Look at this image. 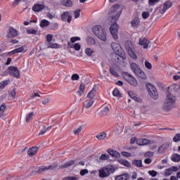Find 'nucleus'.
Returning <instances> with one entry per match:
<instances>
[{"mask_svg": "<svg viewBox=\"0 0 180 180\" xmlns=\"http://www.w3.org/2000/svg\"><path fill=\"white\" fill-rule=\"evenodd\" d=\"M176 101V97L169 94L166 96L165 101L162 105V109L165 112H169L174 109V106L175 105V101Z\"/></svg>", "mask_w": 180, "mask_h": 180, "instance_id": "obj_1", "label": "nucleus"}, {"mask_svg": "<svg viewBox=\"0 0 180 180\" xmlns=\"http://www.w3.org/2000/svg\"><path fill=\"white\" fill-rule=\"evenodd\" d=\"M92 32L102 41H106L107 37L106 32L103 30V28L101 25H96L92 28Z\"/></svg>", "mask_w": 180, "mask_h": 180, "instance_id": "obj_2", "label": "nucleus"}, {"mask_svg": "<svg viewBox=\"0 0 180 180\" xmlns=\"http://www.w3.org/2000/svg\"><path fill=\"white\" fill-rule=\"evenodd\" d=\"M125 49L131 58L137 60V55H136V51L134 50V45L131 41H127L125 42Z\"/></svg>", "mask_w": 180, "mask_h": 180, "instance_id": "obj_3", "label": "nucleus"}, {"mask_svg": "<svg viewBox=\"0 0 180 180\" xmlns=\"http://www.w3.org/2000/svg\"><path fill=\"white\" fill-rule=\"evenodd\" d=\"M119 8H120V6L119 5H114L110 8V15H112V17L110 18V20L116 22V20L120 18V15H122V10L118 11Z\"/></svg>", "mask_w": 180, "mask_h": 180, "instance_id": "obj_4", "label": "nucleus"}, {"mask_svg": "<svg viewBox=\"0 0 180 180\" xmlns=\"http://www.w3.org/2000/svg\"><path fill=\"white\" fill-rule=\"evenodd\" d=\"M111 23L112 25L110 27V32L114 40H117L119 39V36L117 35V33H119V25L114 20H111Z\"/></svg>", "mask_w": 180, "mask_h": 180, "instance_id": "obj_5", "label": "nucleus"}, {"mask_svg": "<svg viewBox=\"0 0 180 180\" xmlns=\"http://www.w3.org/2000/svg\"><path fill=\"white\" fill-rule=\"evenodd\" d=\"M57 168L56 165H49V166H39L35 168L36 174H43V172H47V171H53Z\"/></svg>", "mask_w": 180, "mask_h": 180, "instance_id": "obj_6", "label": "nucleus"}, {"mask_svg": "<svg viewBox=\"0 0 180 180\" xmlns=\"http://www.w3.org/2000/svg\"><path fill=\"white\" fill-rule=\"evenodd\" d=\"M122 77L130 85H132V86L137 85V79H136L133 75H130V73L124 72H122Z\"/></svg>", "mask_w": 180, "mask_h": 180, "instance_id": "obj_7", "label": "nucleus"}, {"mask_svg": "<svg viewBox=\"0 0 180 180\" xmlns=\"http://www.w3.org/2000/svg\"><path fill=\"white\" fill-rule=\"evenodd\" d=\"M146 88L151 98H153V99H157V98H158V93L157 92V89H155V86H154V85L150 83H148L146 84Z\"/></svg>", "mask_w": 180, "mask_h": 180, "instance_id": "obj_8", "label": "nucleus"}, {"mask_svg": "<svg viewBox=\"0 0 180 180\" xmlns=\"http://www.w3.org/2000/svg\"><path fill=\"white\" fill-rule=\"evenodd\" d=\"M122 53L114 52L110 54V58L112 61L114 63H117V64H121L122 61H124L126 60L125 57H123L120 56Z\"/></svg>", "mask_w": 180, "mask_h": 180, "instance_id": "obj_9", "label": "nucleus"}, {"mask_svg": "<svg viewBox=\"0 0 180 180\" xmlns=\"http://www.w3.org/2000/svg\"><path fill=\"white\" fill-rule=\"evenodd\" d=\"M53 34H49L46 35V41L49 43L48 49H60V44L52 43L53 41Z\"/></svg>", "mask_w": 180, "mask_h": 180, "instance_id": "obj_10", "label": "nucleus"}, {"mask_svg": "<svg viewBox=\"0 0 180 180\" xmlns=\"http://www.w3.org/2000/svg\"><path fill=\"white\" fill-rule=\"evenodd\" d=\"M8 71L11 77H14V78H20V72L19 71V69H18V68L10 66L8 68Z\"/></svg>", "mask_w": 180, "mask_h": 180, "instance_id": "obj_11", "label": "nucleus"}, {"mask_svg": "<svg viewBox=\"0 0 180 180\" xmlns=\"http://www.w3.org/2000/svg\"><path fill=\"white\" fill-rule=\"evenodd\" d=\"M61 19L63 22H68V23H71V20H72V16L70 15L69 11H65L61 14Z\"/></svg>", "mask_w": 180, "mask_h": 180, "instance_id": "obj_12", "label": "nucleus"}, {"mask_svg": "<svg viewBox=\"0 0 180 180\" xmlns=\"http://www.w3.org/2000/svg\"><path fill=\"white\" fill-rule=\"evenodd\" d=\"M111 47L115 53H123V49H122V46H120V44L112 42L111 44Z\"/></svg>", "mask_w": 180, "mask_h": 180, "instance_id": "obj_13", "label": "nucleus"}, {"mask_svg": "<svg viewBox=\"0 0 180 180\" xmlns=\"http://www.w3.org/2000/svg\"><path fill=\"white\" fill-rule=\"evenodd\" d=\"M17 36H19L18 30H15L12 27H10L8 30V37L11 39L12 37H17Z\"/></svg>", "mask_w": 180, "mask_h": 180, "instance_id": "obj_14", "label": "nucleus"}, {"mask_svg": "<svg viewBox=\"0 0 180 180\" xmlns=\"http://www.w3.org/2000/svg\"><path fill=\"white\" fill-rule=\"evenodd\" d=\"M169 147V143H163L161 146L159 147L158 150V154H164L167 150H168V148Z\"/></svg>", "mask_w": 180, "mask_h": 180, "instance_id": "obj_15", "label": "nucleus"}, {"mask_svg": "<svg viewBox=\"0 0 180 180\" xmlns=\"http://www.w3.org/2000/svg\"><path fill=\"white\" fill-rule=\"evenodd\" d=\"M177 171H178V167L173 166L165 170V176H169L170 175H172L173 172H176Z\"/></svg>", "mask_w": 180, "mask_h": 180, "instance_id": "obj_16", "label": "nucleus"}, {"mask_svg": "<svg viewBox=\"0 0 180 180\" xmlns=\"http://www.w3.org/2000/svg\"><path fill=\"white\" fill-rule=\"evenodd\" d=\"M107 153L113 157V158H120V153L112 148H109L107 150Z\"/></svg>", "mask_w": 180, "mask_h": 180, "instance_id": "obj_17", "label": "nucleus"}, {"mask_svg": "<svg viewBox=\"0 0 180 180\" xmlns=\"http://www.w3.org/2000/svg\"><path fill=\"white\" fill-rule=\"evenodd\" d=\"M151 141L147 139H139L136 140V144L138 146H147V144H150Z\"/></svg>", "mask_w": 180, "mask_h": 180, "instance_id": "obj_18", "label": "nucleus"}, {"mask_svg": "<svg viewBox=\"0 0 180 180\" xmlns=\"http://www.w3.org/2000/svg\"><path fill=\"white\" fill-rule=\"evenodd\" d=\"M150 44V41L146 38L139 39V45L143 46V49H148Z\"/></svg>", "mask_w": 180, "mask_h": 180, "instance_id": "obj_19", "label": "nucleus"}, {"mask_svg": "<svg viewBox=\"0 0 180 180\" xmlns=\"http://www.w3.org/2000/svg\"><path fill=\"white\" fill-rule=\"evenodd\" d=\"M100 178H106L109 176V173H108V170L104 167L98 170Z\"/></svg>", "mask_w": 180, "mask_h": 180, "instance_id": "obj_20", "label": "nucleus"}, {"mask_svg": "<svg viewBox=\"0 0 180 180\" xmlns=\"http://www.w3.org/2000/svg\"><path fill=\"white\" fill-rule=\"evenodd\" d=\"M37 151H39V147L33 146L28 150L27 154L30 155V157H34V155H36Z\"/></svg>", "mask_w": 180, "mask_h": 180, "instance_id": "obj_21", "label": "nucleus"}, {"mask_svg": "<svg viewBox=\"0 0 180 180\" xmlns=\"http://www.w3.org/2000/svg\"><path fill=\"white\" fill-rule=\"evenodd\" d=\"M172 6V2L171 1H166L163 4V8L160 10V13H165L167 12V9H169V8Z\"/></svg>", "mask_w": 180, "mask_h": 180, "instance_id": "obj_22", "label": "nucleus"}, {"mask_svg": "<svg viewBox=\"0 0 180 180\" xmlns=\"http://www.w3.org/2000/svg\"><path fill=\"white\" fill-rule=\"evenodd\" d=\"M105 168L107 170L108 175H110V174L115 173V171H116V168L113 165H106Z\"/></svg>", "mask_w": 180, "mask_h": 180, "instance_id": "obj_23", "label": "nucleus"}, {"mask_svg": "<svg viewBox=\"0 0 180 180\" xmlns=\"http://www.w3.org/2000/svg\"><path fill=\"white\" fill-rule=\"evenodd\" d=\"M60 4L63 6H66V8H71L74 5V3L71 0H60Z\"/></svg>", "mask_w": 180, "mask_h": 180, "instance_id": "obj_24", "label": "nucleus"}, {"mask_svg": "<svg viewBox=\"0 0 180 180\" xmlns=\"http://www.w3.org/2000/svg\"><path fill=\"white\" fill-rule=\"evenodd\" d=\"M44 8V4H35L32 7V11H34V12H40V11H43Z\"/></svg>", "mask_w": 180, "mask_h": 180, "instance_id": "obj_25", "label": "nucleus"}, {"mask_svg": "<svg viewBox=\"0 0 180 180\" xmlns=\"http://www.w3.org/2000/svg\"><path fill=\"white\" fill-rule=\"evenodd\" d=\"M96 95V88L93 87V89L88 93L87 96L89 99H94Z\"/></svg>", "mask_w": 180, "mask_h": 180, "instance_id": "obj_26", "label": "nucleus"}, {"mask_svg": "<svg viewBox=\"0 0 180 180\" xmlns=\"http://www.w3.org/2000/svg\"><path fill=\"white\" fill-rule=\"evenodd\" d=\"M136 75H137L139 78H141V79H147V75H146V73H144V72H143L141 70V69H140L139 70H138L136 73Z\"/></svg>", "mask_w": 180, "mask_h": 180, "instance_id": "obj_27", "label": "nucleus"}, {"mask_svg": "<svg viewBox=\"0 0 180 180\" xmlns=\"http://www.w3.org/2000/svg\"><path fill=\"white\" fill-rule=\"evenodd\" d=\"M128 95L131 98V99H134L135 102H140V98L137 97V94L133 91H129Z\"/></svg>", "mask_w": 180, "mask_h": 180, "instance_id": "obj_28", "label": "nucleus"}, {"mask_svg": "<svg viewBox=\"0 0 180 180\" xmlns=\"http://www.w3.org/2000/svg\"><path fill=\"white\" fill-rule=\"evenodd\" d=\"M132 165H134L138 168H143V162L141 160H134L132 161Z\"/></svg>", "mask_w": 180, "mask_h": 180, "instance_id": "obj_29", "label": "nucleus"}, {"mask_svg": "<svg viewBox=\"0 0 180 180\" xmlns=\"http://www.w3.org/2000/svg\"><path fill=\"white\" fill-rule=\"evenodd\" d=\"M131 70H132L133 72L136 74L139 70H140V68L136 63H132L130 64Z\"/></svg>", "mask_w": 180, "mask_h": 180, "instance_id": "obj_30", "label": "nucleus"}, {"mask_svg": "<svg viewBox=\"0 0 180 180\" xmlns=\"http://www.w3.org/2000/svg\"><path fill=\"white\" fill-rule=\"evenodd\" d=\"M86 43L89 46H95L96 44V40L92 37H88L86 39Z\"/></svg>", "mask_w": 180, "mask_h": 180, "instance_id": "obj_31", "label": "nucleus"}, {"mask_svg": "<svg viewBox=\"0 0 180 180\" xmlns=\"http://www.w3.org/2000/svg\"><path fill=\"white\" fill-rule=\"evenodd\" d=\"M78 94L79 96H82L85 94V84L82 83L79 85Z\"/></svg>", "mask_w": 180, "mask_h": 180, "instance_id": "obj_32", "label": "nucleus"}, {"mask_svg": "<svg viewBox=\"0 0 180 180\" xmlns=\"http://www.w3.org/2000/svg\"><path fill=\"white\" fill-rule=\"evenodd\" d=\"M129 176L128 174H123L115 177V180H127Z\"/></svg>", "mask_w": 180, "mask_h": 180, "instance_id": "obj_33", "label": "nucleus"}, {"mask_svg": "<svg viewBox=\"0 0 180 180\" xmlns=\"http://www.w3.org/2000/svg\"><path fill=\"white\" fill-rule=\"evenodd\" d=\"M131 25L132 27H137L140 25V19L139 18H134L131 22Z\"/></svg>", "mask_w": 180, "mask_h": 180, "instance_id": "obj_34", "label": "nucleus"}, {"mask_svg": "<svg viewBox=\"0 0 180 180\" xmlns=\"http://www.w3.org/2000/svg\"><path fill=\"white\" fill-rule=\"evenodd\" d=\"M171 160H172V161H173V162H179L180 155L178 153L173 154L171 157Z\"/></svg>", "mask_w": 180, "mask_h": 180, "instance_id": "obj_35", "label": "nucleus"}, {"mask_svg": "<svg viewBox=\"0 0 180 180\" xmlns=\"http://www.w3.org/2000/svg\"><path fill=\"white\" fill-rule=\"evenodd\" d=\"M75 164V160H70L68 162L65 163L63 166H61V169L63 168H69V167H71Z\"/></svg>", "mask_w": 180, "mask_h": 180, "instance_id": "obj_36", "label": "nucleus"}, {"mask_svg": "<svg viewBox=\"0 0 180 180\" xmlns=\"http://www.w3.org/2000/svg\"><path fill=\"white\" fill-rule=\"evenodd\" d=\"M26 30L27 34H37L39 33V31L37 30L32 27H28Z\"/></svg>", "mask_w": 180, "mask_h": 180, "instance_id": "obj_37", "label": "nucleus"}, {"mask_svg": "<svg viewBox=\"0 0 180 180\" xmlns=\"http://www.w3.org/2000/svg\"><path fill=\"white\" fill-rule=\"evenodd\" d=\"M95 101H94V100H92V98L89 99V100H86L84 104V106L86 108H91L92 106V105H94Z\"/></svg>", "mask_w": 180, "mask_h": 180, "instance_id": "obj_38", "label": "nucleus"}, {"mask_svg": "<svg viewBox=\"0 0 180 180\" xmlns=\"http://www.w3.org/2000/svg\"><path fill=\"white\" fill-rule=\"evenodd\" d=\"M120 163L122 164V165L127 167V168H130V167H131V164H130L129 162L127 160H121Z\"/></svg>", "mask_w": 180, "mask_h": 180, "instance_id": "obj_39", "label": "nucleus"}, {"mask_svg": "<svg viewBox=\"0 0 180 180\" xmlns=\"http://www.w3.org/2000/svg\"><path fill=\"white\" fill-rule=\"evenodd\" d=\"M6 110V104L3 103L0 106V117H2V116H4V113H5Z\"/></svg>", "mask_w": 180, "mask_h": 180, "instance_id": "obj_40", "label": "nucleus"}, {"mask_svg": "<svg viewBox=\"0 0 180 180\" xmlns=\"http://www.w3.org/2000/svg\"><path fill=\"white\" fill-rule=\"evenodd\" d=\"M96 139H98V140H105V139H106V133L105 132H101L100 134H98V135L96 136Z\"/></svg>", "mask_w": 180, "mask_h": 180, "instance_id": "obj_41", "label": "nucleus"}, {"mask_svg": "<svg viewBox=\"0 0 180 180\" xmlns=\"http://www.w3.org/2000/svg\"><path fill=\"white\" fill-rule=\"evenodd\" d=\"M110 156L109 155L104 153V154H101V155L99 157V160L100 161H108V160H109Z\"/></svg>", "mask_w": 180, "mask_h": 180, "instance_id": "obj_42", "label": "nucleus"}, {"mask_svg": "<svg viewBox=\"0 0 180 180\" xmlns=\"http://www.w3.org/2000/svg\"><path fill=\"white\" fill-rule=\"evenodd\" d=\"M112 95L113 96H115L116 98H122V94H120V91L117 89H115L112 91Z\"/></svg>", "mask_w": 180, "mask_h": 180, "instance_id": "obj_43", "label": "nucleus"}, {"mask_svg": "<svg viewBox=\"0 0 180 180\" xmlns=\"http://www.w3.org/2000/svg\"><path fill=\"white\" fill-rule=\"evenodd\" d=\"M18 53H26L27 51V46L26 45H24L20 48L17 49Z\"/></svg>", "mask_w": 180, "mask_h": 180, "instance_id": "obj_44", "label": "nucleus"}, {"mask_svg": "<svg viewBox=\"0 0 180 180\" xmlns=\"http://www.w3.org/2000/svg\"><path fill=\"white\" fill-rule=\"evenodd\" d=\"M50 22L47 20H42L40 22L41 27H47Z\"/></svg>", "mask_w": 180, "mask_h": 180, "instance_id": "obj_45", "label": "nucleus"}, {"mask_svg": "<svg viewBox=\"0 0 180 180\" xmlns=\"http://www.w3.org/2000/svg\"><path fill=\"white\" fill-rule=\"evenodd\" d=\"M9 81L8 80H4L0 82V89H4L5 86H7L8 85Z\"/></svg>", "mask_w": 180, "mask_h": 180, "instance_id": "obj_46", "label": "nucleus"}, {"mask_svg": "<svg viewBox=\"0 0 180 180\" xmlns=\"http://www.w3.org/2000/svg\"><path fill=\"white\" fill-rule=\"evenodd\" d=\"M68 46L71 47L72 49H75L76 51H79L81 50V45L79 44H75L73 46H70V43H68Z\"/></svg>", "mask_w": 180, "mask_h": 180, "instance_id": "obj_47", "label": "nucleus"}, {"mask_svg": "<svg viewBox=\"0 0 180 180\" xmlns=\"http://www.w3.org/2000/svg\"><path fill=\"white\" fill-rule=\"evenodd\" d=\"M101 112H102V115H103L104 116L108 115V113H109V107L105 106L102 110Z\"/></svg>", "mask_w": 180, "mask_h": 180, "instance_id": "obj_48", "label": "nucleus"}, {"mask_svg": "<svg viewBox=\"0 0 180 180\" xmlns=\"http://www.w3.org/2000/svg\"><path fill=\"white\" fill-rule=\"evenodd\" d=\"M33 112H30L29 114H27L26 117H25V120L27 122V123H29V122H30V119H32V117H33Z\"/></svg>", "mask_w": 180, "mask_h": 180, "instance_id": "obj_49", "label": "nucleus"}, {"mask_svg": "<svg viewBox=\"0 0 180 180\" xmlns=\"http://www.w3.org/2000/svg\"><path fill=\"white\" fill-rule=\"evenodd\" d=\"M173 141L174 143H179L180 141V134H176L174 137H173Z\"/></svg>", "mask_w": 180, "mask_h": 180, "instance_id": "obj_50", "label": "nucleus"}, {"mask_svg": "<svg viewBox=\"0 0 180 180\" xmlns=\"http://www.w3.org/2000/svg\"><path fill=\"white\" fill-rule=\"evenodd\" d=\"M85 53H86V54L87 55V56H92V54H94V50H91V48H87V49H86V50H85Z\"/></svg>", "mask_w": 180, "mask_h": 180, "instance_id": "obj_51", "label": "nucleus"}, {"mask_svg": "<svg viewBox=\"0 0 180 180\" xmlns=\"http://www.w3.org/2000/svg\"><path fill=\"white\" fill-rule=\"evenodd\" d=\"M145 67L148 70H151L153 68V65L151 64V63L148 62V60H146L145 61Z\"/></svg>", "mask_w": 180, "mask_h": 180, "instance_id": "obj_52", "label": "nucleus"}, {"mask_svg": "<svg viewBox=\"0 0 180 180\" xmlns=\"http://www.w3.org/2000/svg\"><path fill=\"white\" fill-rule=\"evenodd\" d=\"M142 18L143 19H148L150 18V12L148 11H144L142 13Z\"/></svg>", "mask_w": 180, "mask_h": 180, "instance_id": "obj_53", "label": "nucleus"}, {"mask_svg": "<svg viewBox=\"0 0 180 180\" xmlns=\"http://www.w3.org/2000/svg\"><path fill=\"white\" fill-rule=\"evenodd\" d=\"M148 174L149 175H150V176H153V178L158 175V172H155V170L148 171Z\"/></svg>", "mask_w": 180, "mask_h": 180, "instance_id": "obj_54", "label": "nucleus"}, {"mask_svg": "<svg viewBox=\"0 0 180 180\" xmlns=\"http://www.w3.org/2000/svg\"><path fill=\"white\" fill-rule=\"evenodd\" d=\"M89 171L86 169H84L80 171V175L82 176H84V175H86V174H89Z\"/></svg>", "mask_w": 180, "mask_h": 180, "instance_id": "obj_55", "label": "nucleus"}, {"mask_svg": "<svg viewBox=\"0 0 180 180\" xmlns=\"http://www.w3.org/2000/svg\"><path fill=\"white\" fill-rule=\"evenodd\" d=\"M81 15V10L75 11V19H78Z\"/></svg>", "mask_w": 180, "mask_h": 180, "instance_id": "obj_56", "label": "nucleus"}, {"mask_svg": "<svg viewBox=\"0 0 180 180\" xmlns=\"http://www.w3.org/2000/svg\"><path fill=\"white\" fill-rule=\"evenodd\" d=\"M79 40H81L79 37H73L70 39L72 43H75V41H78Z\"/></svg>", "mask_w": 180, "mask_h": 180, "instance_id": "obj_57", "label": "nucleus"}, {"mask_svg": "<svg viewBox=\"0 0 180 180\" xmlns=\"http://www.w3.org/2000/svg\"><path fill=\"white\" fill-rule=\"evenodd\" d=\"M79 79V75L78 74H74L72 75V81H78Z\"/></svg>", "mask_w": 180, "mask_h": 180, "instance_id": "obj_58", "label": "nucleus"}, {"mask_svg": "<svg viewBox=\"0 0 180 180\" xmlns=\"http://www.w3.org/2000/svg\"><path fill=\"white\" fill-rule=\"evenodd\" d=\"M82 131V127H79V128L75 130L74 134H75V136H77V134H79V133H81Z\"/></svg>", "mask_w": 180, "mask_h": 180, "instance_id": "obj_59", "label": "nucleus"}, {"mask_svg": "<svg viewBox=\"0 0 180 180\" xmlns=\"http://www.w3.org/2000/svg\"><path fill=\"white\" fill-rule=\"evenodd\" d=\"M63 180H78V178L75 176H66L64 177Z\"/></svg>", "mask_w": 180, "mask_h": 180, "instance_id": "obj_60", "label": "nucleus"}, {"mask_svg": "<svg viewBox=\"0 0 180 180\" xmlns=\"http://www.w3.org/2000/svg\"><path fill=\"white\" fill-rule=\"evenodd\" d=\"M46 131H47V129H46V126H43V129L39 131L38 134L39 136H43V134H44Z\"/></svg>", "mask_w": 180, "mask_h": 180, "instance_id": "obj_61", "label": "nucleus"}, {"mask_svg": "<svg viewBox=\"0 0 180 180\" xmlns=\"http://www.w3.org/2000/svg\"><path fill=\"white\" fill-rule=\"evenodd\" d=\"M51 101V98H47L41 101L43 105H47Z\"/></svg>", "mask_w": 180, "mask_h": 180, "instance_id": "obj_62", "label": "nucleus"}, {"mask_svg": "<svg viewBox=\"0 0 180 180\" xmlns=\"http://www.w3.org/2000/svg\"><path fill=\"white\" fill-rule=\"evenodd\" d=\"M154 156V153L153 152H150V151H148V152H146V153H145V157H148V158H151V157H153Z\"/></svg>", "mask_w": 180, "mask_h": 180, "instance_id": "obj_63", "label": "nucleus"}, {"mask_svg": "<svg viewBox=\"0 0 180 180\" xmlns=\"http://www.w3.org/2000/svg\"><path fill=\"white\" fill-rule=\"evenodd\" d=\"M110 72H111V74L114 75V77H117L119 75H117V72H116V70H115V69L113 68L110 69Z\"/></svg>", "mask_w": 180, "mask_h": 180, "instance_id": "obj_64", "label": "nucleus"}]
</instances>
